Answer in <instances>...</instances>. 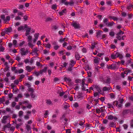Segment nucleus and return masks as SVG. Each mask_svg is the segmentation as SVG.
Segmentation results:
<instances>
[{"label":"nucleus","instance_id":"63","mask_svg":"<svg viewBox=\"0 0 133 133\" xmlns=\"http://www.w3.org/2000/svg\"><path fill=\"white\" fill-rule=\"evenodd\" d=\"M13 96V95L12 94H10L8 95V96L9 98L11 99Z\"/></svg>","mask_w":133,"mask_h":133},{"label":"nucleus","instance_id":"15","mask_svg":"<svg viewBox=\"0 0 133 133\" xmlns=\"http://www.w3.org/2000/svg\"><path fill=\"white\" fill-rule=\"evenodd\" d=\"M100 60V58L96 57H95V58L94 59V62L95 64H98Z\"/></svg>","mask_w":133,"mask_h":133},{"label":"nucleus","instance_id":"14","mask_svg":"<svg viewBox=\"0 0 133 133\" xmlns=\"http://www.w3.org/2000/svg\"><path fill=\"white\" fill-rule=\"evenodd\" d=\"M110 89H111V88L110 86H109L108 87H104L103 88L102 90L103 91H108L110 90Z\"/></svg>","mask_w":133,"mask_h":133},{"label":"nucleus","instance_id":"54","mask_svg":"<svg viewBox=\"0 0 133 133\" xmlns=\"http://www.w3.org/2000/svg\"><path fill=\"white\" fill-rule=\"evenodd\" d=\"M22 125V124L21 123H20L19 124H16V127L17 129H18L19 127Z\"/></svg>","mask_w":133,"mask_h":133},{"label":"nucleus","instance_id":"64","mask_svg":"<svg viewBox=\"0 0 133 133\" xmlns=\"http://www.w3.org/2000/svg\"><path fill=\"white\" fill-rule=\"evenodd\" d=\"M28 17L26 16H24L23 17V19H24L25 21H26L28 19Z\"/></svg>","mask_w":133,"mask_h":133},{"label":"nucleus","instance_id":"18","mask_svg":"<svg viewBox=\"0 0 133 133\" xmlns=\"http://www.w3.org/2000/svg\"><path fill=\"white\" fill-rule=\"evenodd\" d=\"M53 20V18L48 17L45 18V21L46 22H51Z\"/></svg>","mask_w":133,"mask_h":133},{"label":"nucleus","instance_id":"37","mask_svg":"<svg viewBox=\"0 0 133 133\" xmlns=\"http://www.w3.org/2000/svg\"><path fill=\"white\" fill-rule=\"evenodd\" d=\"M33 74L35 75L36 76H38L39 75V71H35L33 72Z\"/></svg>","mask_w":133,"mask_h":133},{"label":"nucleus","instance_id":"27","mask_svg":"<svg viewBox=\"0 0 133 133\" xmlns=\"http://www.w3.org/2000/svg\"><path fill=\"white\" fill-rule=\"evenodd\" d=\"M11 126V124H10V122L9 121V123H8L6 125H5L3 127L4 128H9Z\"/></svg>","mask_w":133,"mask_h":133},{"label":"nucleus","instance_id":"12","mask_svg":"<svg viewBox=\"0 0 133 133\" xmlns=\"http://www.w3.org/2000/svg\"><path fill=\"white\" fill-rule=\"evenodd\" d=\"M67 12L66 9H65L62 10L61 11L59 12V14L60 16H62L66 14Z\"/></svg>","mask_w":133,"mask_h":133},{"label":"nucleus","instance_id":"53","mask_svg":"<svg viewBox=\"0 0 133 133\" xmlns=\"http://www.w3.org/2000/svg\"><path fill=\"white\" fill-rule=\"evenodd\" d=\"M36 65L38 66H42V65L40 64V63L39 62H36Z\"/></svg>","mask_w":133,"mask_h":133},{"label":"nucleus","instance_id":"35","mask_svg":"<svg viewBox=\"0 0 133 133\" xmlns=\"http://www.w3.org/2000/svg\"><path fill=\"white\" fill-rule=\"evenodd\" d=\"M91 48L92 49H93L95 47V43L94 42H92L91 43Z\"/></svg>","mask_w":133,"mask_h":133},{"label":"nucleus","instance_id":"19","mask_svg":"<svg viewBox=\"0 0 133 133\" xmlns=\"http://www.w3.org/2000/svg\"><path fill=\"white\" fill-rule=\"evenodd\" d=\"M28 101L27 100L23 101L22 102H19V105H22V104H25L26 105L28 104Z\"/></svg>","mask_w":133,"mask_h":133},{"label":"nucleus","instance_id":"57","mask_svg":"<svg viewBox=\"0 0 133 133\" xmlns=\"http://www.w3.org/2000/svg\"><path fill=\"white\" fill-rule=\"evenodd\" d=\"M72 49V46L70 45L68 46L67 47V49L68 50H71Z\"/></svg>","mask_w":133,"mask_h":133},{"label":"nucleus","instance_id":"31","mask_svg":"<svg viewBox=\"0 0 133 133\" xmlns=\"http://www.w3.org/2000/svg\"><path fill=\"white\" fill-rule=\"evenodd\" d=\"M107 105L108 106V108H114L113 107V106L112 105V104L108 103L107 104Z\"/></svg>","mask_w":133,"mask_h":133},{"label":"nucleus","instance_id":"26","mask_svg":"<svg viewBox=\"0 0 133 133\" xmlns=\"http://www.w3.org/2000/svg\"><path fill=\"white\" fill-rule=\"evenodd\" d=\"M109 126L110 127H115V123L113 122H110L109 124Z\"/></svg>","mask_w":133,"mask_h":133},{"label":"nucleus","instance_id":"11","mask_svg":"<svg viewBox=\"0 0 133 133\" xmlns=\"http://www.w3.org/2000/svg\"><path fill=\"white\" fill-rule=\"evenodd\" d=\"M93 87L94 89H95L99 93H100L101 90L99 86L97 85H93Z\"/></svg>","mask_w":133,"mask_h":133},{"label":"nucleus","instance_id":"59","mask_svg":"<svg viewBox=\"0 0 133 133\" xmlns=\"http://www.w3.org/2000/svg\"><path fill=\"white\" fill-rule=\"evenodd\" d=\"M51 122H52L53 123H54L57 122V121L55 119H52L51 121Z\"/></svg>","mask_w":133,"mask_h":133},{"label":"nucleus","instance_id":"3","mask_svg":"<svg viewBox=\"0 0 133 133\" xmlns=\"http://www.w3.org/2000/svg\"><path fill=\"white\" fill-rule=\"evenodd\" d=\"M1 18L5 22L9 21L10 20V17L8 16L6 17V18L5 19V16L4 15H1Z\"/></svg>","mask_w":133,"mask_h":133},{"label":"nucleus","instance_id":"30","mask_svg":"<svg viewBox=\"0 0 133 133\" xmlns=\"http://www.w3.org/2000/svg\"><path fill=\"white\" fill-rule=\"evenodd\" d=\"M17 41L15 39L13 41V44L14 47L17 46Z\"/></svg>","mask_w":133,"mask_h":133},{"label":"nucleus","instance_id":"9","mask_svg":"<svg viewBox=\"0 0 133 133\" xmlns=\"http://www.w3.org/2000/svg\"><path fill=\"white\" fill-rule=\"evenodd\" d=\"M25 129L26 130V133H29L31 132V128L30 125H26Z\"/></svg>","mask_w":133,"mask_h":133},{"label":"nucleus","instance_id":"38","mask_svg":"<svg viewBox=\"0 0 133 133\" xmlns=\"http://www.w3.org/2000/svg\"><path fill=\"white\" fill-rule=\"evenodd\" d=\"M83 110L82 109H80L79 111H77V113L79 114H82L83 113Z\"/></svg>","mask_w":133,"mask_h":133},{"label":"nucleus","instance_id":"4","mask_svg":"<svg viewBox=\"0 0 133 133\" xmlns=\"http://www.w3.org/2000/svg\"><path fill=\"white\" fill-rule=\"evenodd\" d=\"M9 116L8 115L5 116L3 118L2 120V123L5 124L8 122L7 121L9 120Z\"/></svg>","mask_w":133,"mask_h":133},{"label":"nucleus","instance_id":"48","mask_svg":"<svg viewBox=\"0 0 133 133\" xmlns=\"http://www.w3.org/2000/svg\"><path fill=\"white\" fill-rule=\"evenodd\" d=\"M47 69V67H45L44 68V69L42 70V71L43 72H45L46 71Z\"/></svg>","mask_w":133,"mask_h":133},{"label":"nucleus","instance_id":"60","mask_svg":"<svg viewBox=\"0 0 133 133\" xmlns=\"http://www.w3.org/2000/svg\"><path fill=\"white\" fill-rule=\"evenodd\" d=\"M130 125L132 128H133V119L131 121Z\"/></svg>","mask_w":133,"mask_h":133},{"label":"nucleus","instance_id":"41","mask_svg":"<svg viewBox=\"0 0 133 133\" xmlns=\"http://www.w3.org/2000/svg\"><path fill=\"white\" fill-rule=\"evenodd\" d=\"M23 97V94L22 93L18 94L17 95V97L19 98H22Z\"/></svg>","mask_w":133,"mask_h":133},{"label":"nucleus","instance_id":"1","mask_svg":"<svg viewBox=\"0 0 133 133\" xmlns=\"http://www.w3.org/2000/svg\"><path fill=\"white\" fill-rule=\"evenodd\" d=\"M111 57L112 59H114L118 57H119L120 59H122L123 56L121 54L118 52H116L115 54H112L111 55Z\"/></svg>","mask_w":133,"mask_h":133},{"label":"nucleus","instance_id":"10","mask_svg":"<svg viewBox=\"0 0 133 133\" xmlns=\"http://www.w3.org/2000/svg\"><path fill=\"white\" fill-rule=\"evenodd\" d=\"M28 28V25H27L25 24L24 25V26H21L19 27L18 28V31H20L22 30H24L26 28Z\"/></svg>","mask_w":133,"mask_h":133},{"label":"nucleus","instance_id":"32","mask_svg":"<svg viewBox=\"0 0 133 133\" xmlns=\"http://www.w3.org/2000/svg\"><path fill=\"white\" fill-rule=\"evenodd\" d=\"M117 36L116 38L118 40H121V35L119 34H117Z\"/></svg>","mask_w":133,"mask_h":133},{"label":"nucleus","instance_id":"5","mask_svg":"<svg viewBox=\"0 0 133 133\" xmlns=\"http://www.w3.org/2000/svg\"><path fill=\"white\" fill-rule=\"evenodd\" d=\"M111 79L109 76H107L104 78L103 81L104 83L109 84L110 83Z\"/></svg>","mask_w":133,"mask_h":133},{"label":"nucleus","instance_id":"42","mask_svg":"<svg viewBox=\"0 0 133 133\" xmlns=\"http://www.w3.org/2000/svg\"><path fill=\"white\" fill-rule=\"evenodd\" d=\"M85 69L87 71L88 70H89L90 69V68L89 66V65H87L85 67Z\"/></svg>","mask_w":133,"mask_h":133},{"label":"nucleus","instance_id":"45","mask_svg":"<svg viewBox=\"0 0 133 133\" xmlns=\"http://www.w3.org/2000/svg\"><path fill=\"white\" fill-rule=\"evenodd\" d=\"M109 18L113 19L114 20H117V18L114 16H110Z\"/></svg>","mask_w":133,"mask_h":133},{"label":"nucleus","instance_id":"23","mask_svg":"<svg viewBox=\"0 0 133 133\" xmlns=\"http://www.w3.org/2000/svg\"><path fill=\"white\" fill-rule=\"evenodd\" d=\"M12 30V29L11 27H9L5 29V32H10Z\"/></svg>","mask_w":133,"mask_h":133},{"label":"nucleus","instance_id":"20","mask_svg":"<svg viewBox=\"0 0 133 133\" xmlns=\"http://www.w3.org/2000/svg\"><path fill=\"white\" fill-rule=\"evenodd\" d=\"M102 32H103L101 31H99L97 32L96 36L98 38L100 37L101 36V35Z\"/></svg>","mask_w":133,"mask_h":133},{"label":"nucleus","instance_id":"34","mask_svg":"<svg viewBox=\"0 0 133 133\" xmlns=\"http://www.w3.org/2000/svg\"><path fill=\"white\" fill-rule=\"evenodd\" d=\"M57 5L56 4H53L51 6V8L53 10H55L57 9Z\"/></svg>","mask_w":133,"mask_h":133},{"label":"nucleus","instance_id":"44","mask_svg":"<svg viewBox=\"0 0 133 133\" xmlns=\"http://www.w3.org/2000/svg\"><path fill=\"white\" fill-rule=\"evenodd\" d=\"M64 80L66 81H68L69 82H70L71 81V79L69 78H68L66 77H65L64 78Z\"/></svg>","mask_w":133,"mask_h":133},{"label":"nucleus","instance_id":"16","mask_svg":"<svg viewBox=\"0 0 133 133\" xmlns=\"http://www.w3.org/2000/svg\"><path fill=\"white\" fill-rule=\"evenodd\" d=\"M75 58L77 60H79L80 57L79 55L78 52H75Z\"/></svg>","mask_w":133,"mask_h":133},{"label":"nucleus","instance_id":"33","mask_svg":"<svg viewBox=\"0 0 133 133\" xmlns=\"http://www.w3.org/2000/svg\"><path fill=\"white\" fill-rule=\"evenodd\" d=\"M28 44L29 46L31 47V48H32L33 47V45L32 44L31 42H28Z\"/></svg>","mask_w":133,"mask_h":133},{"label":"nucleus","instance_id":"62","mask_svg":"<svg viewBox=\"0 0 133 133\" xmlns=\"http://www.w3.org/2000/svg\"><path fill=\"white\" fill-rule=\"evenodd\" d=\"M98 99H100L101 101H102V102H103L105 100L104 97H101L100 98H98Z\"/></svg>","mask_w":133,"mask_h":133},{"label":"nucleus","instance_id":"56","mask_svg":"<svg viewBox=\"0 0 133 133\" xmlns=\"http://www.w3.org/2000/svg\"><path fill=\"white\" fill-rule=\"evenodd\" d=\"M23 70L22 69H20L18 70V73H21L23 72Z\"/></svg>","mask_w":133,"mask_h":133},{"label":"nucleus","instance_id":"8","mask_svg":"<svg viewBox=\"0 0 133 133\" xmlns=\"http://www.w3.org/2000/svg\"><path fill=\"white\" fill-rule=\"evenodd\" d=\"M106 118H107V119L110 120H112L113 119L115 120H117V118L116 117V116H114L111 115L108 116L106 117Z\"/></svg>","mask_w":133,"mask_h":133},{"label":"nucleus","instance_id":"61","mask_svg":"<svg viewBox=\"0 0 133 133\" xmlns=\"http://www.w3.org/2000/svg\"><path fill=\"white\" fill-rule=\"evenodd\" d=\"M87 72L88 73V77H90L91 76V73L89 71H87Z\"/></svg>","mask_w":133,"mask_h":133},{"label":"nucleus","instance_id":"43","mask_svg":"<svg viewBox=\"0 0 133 133\" xmlns=\"http://www.w3.org/2000/svg\"><path fill=\"white\" fill-rule=\"evenodd\" d=\"M116 89L118 90V91H120L121 89V87L118 85H117L115 87Z\"/></svg>","mask_w":133,"mask_h":133},{"label":"nucleus","instance_id":"13","mask_svg":"<svg viewBox=\"0 0 133 133\" xmlns=\"http://www.w3.org/2000/svg\"><path fill=\"white\" fill-rule=\"evenodd\" d=\"M34 68L31 67L29 66H27L26 67V70L29 72H30L34 69Z\"/></svg>","mask_w":133,"mask_h":133},{"label":"nucleus","instance_id":"55","mask_svg":"<svg viewBox=\"0 0 133 133\" xmlns=\"http://www.w3.org/2000/svg\"><path fill=\"white\" fill-rule=\"evenodd\" d=\"M123 126L124 127V129H127L128 127V125L126 124H124L123 125Z\"/></svg>","mask_w":133,"mask_h":133},{"label":"nucleus","instance_id":"25","mask_svg":"<svg viewBox=\"0 0 133 133\" xmlns=\"http://www.w3.org/2000/svg\"><path fill=\"white\" fill-rule=\"evenodd\" d=\"M104 23L107 25L108 23V19L107 18H104L103 21Z\"/></svg>","mask_w":133,"mask_h":133},{"label":"nucleus","instance_id":"46","mask_svg":"<svg viewBox=\"0 0 133 133\" xmlns=\"http://www.w3.org/2000/svg\"><path fill=\"white\" fill-rule=\"evenodd\" d=\"M16 103L15 102H13L11 104V106L12 107H14L16 105Z\"/></svg>","mask_w":133,"mask_h":133},{"label":"nucleus","instance_id":"7","mask_svg":"<svg viewBox=\"0 0 133 133\" xmlns=\"http://www.w3.org/2000/svg\"><path fill=\"white\" fill-rule=\"evenodd\" d=\"M112 104L114 105H116L118 108L121 107L122 106V105L117 101H115L113 102Z\"/></svg>","mask_w":133,"mask_h":133},{"label":"nucleus","instance_id":"40","mask_svg":"<svg viewBox=\"0 0 133 133\" xmlns=\"http://www.w3.org/2000/svg\"><path fill=\"white\" fill-rule=\"evenodd\" d=\"M23 112L22 111H20L18 113L19 116L20 117H21L23 115Z\"/></svg>","mask_w":133,"mask_h":133},{"label":"nucleus","instance_id":"58","mask_svg":"<svg viewBox=\"0 0 133 133\" xmlns=\"http://www.w3.org/2000/svg\"><path fill=\"white\" fill-rule=\"evenodd\" d=\"M4 48L2 46H1L0 48V51H2V52H3V51H4Z\"/></svg>","mask_w":133,"mask_h":133},{"label":"nucleus","instance_id":"39","mask_svg":"<svg viewBox=\"0 0 133 133\" xmlns=\"http://www.w3.org/2000/svg\"><path fill=\"white\" fill-rule=\"evenodd\" d=\"M10 130L12 131V132H13L14 131V130L15 129V127H14L12 126V127H10Z\"/></svg>","mask_w":133,"mask_h":133},{"label":"nucleus","instance_id":"47","mask_svg":"<svg viewBox=\"0 0 133 133\" xmlns=\"http://www.w3.org/2000/svg\"><path fill=\"white\" fill-rule=\"evenodd\" d=\"M4 97H3L2 98H0V101L1 102V103H3L5 101L4 99Z\"/></svg>","mask_w":133,"mask_h":133},{"label":"nucleus","instance_id":"6","mask_svg":"<svg viewBox=\"0 0 133 133\" xmlns=\"http://www.w3.org/2000/svg\"><path fill=\"white\" fill-rule=\"evenodd\" d=\"M28 52V50L25 51V49L24 48H22L21 49V54L22 55H25Z\"/></svg>","mask_w":133,"mask_h":133},{"label":"nucleus","instance_id":"2","mask_svg":"<svg viewBox=\"0 0 133 133\" xmlns=\"http://www.w3.org/2000/svg\"><path fill=\"white\" fill-rule=\"evenodd\" d=\"M71 25L75 29H78L80 28L79 24L76 22L73 21L71 23Z\"/></svg>","mask_w":133,"mask_h":133},{"label":"nucleus","instance_id":"50","mask_svg":"<svg viewBox=\"0 0 133 133\" xmlns=\"http://www.w3.org/2000/svg\"><path fill=\"white\" fill-rule=\"evenodd\" d=\"M39 35V33L35 34L34 35V36L35 38L38 39Z\"/></svg>","mask_w":133,"mask_h":133},{"label":"nucleus","instance_id":"51","mask_svg":"<svg viewBox=\"0 0 133 133\" xmlns=\"http://www.w3.org/2000/svg\"><path fill=\"white\" fill-rule=\"evenodd\" d=\"M125 56L126 57H127V58H128V57L130 58V57L131 56V55H130V54H129V53H126V54Z\"/></svg>","mask_w":133,"mask_h":133},{"label":"nucleus","instance_id":"21","mask_svg":"<svg viewBox=\"0 0 133 133\" xmlns=\"http://www.w3.org/2000/svg\"><path fill=\"white\" fill-rule=\"evenodd\" d=\"M110 67L111 69H117L118 68V67H117L115 65L112 64L110 65Z\"/></svg>","mask_w":133,"mask_h":133},{"label":"nucleus","instance_id":"28","mask_svg":"<svg viewBox=\"0 0 133 133\" xmlns=\"http://www.w3.org/2000/svg\"><path fill=\"white\" fill-rule=\"evenodd\" d=\"M46 103L49 105H52V103L50 99H47L46 100Z\"/></svg>","mask_w":133,"mask_h":133},{"label":"nucleus","instance_id":"36","mask_svg":"<svg viewBox=\"0 0 133 133\" xmlns=\"http://www.w3.org/2000/svg\"><path fill=\"white\" fill-rule=\"evenodd\" d=\"M28 90L29 91L31 92V93H33L34 91L33 89L30 87L28 88Z\"/></svg>","mask_w":133,"mask_h":133},{"label":"nucleus","instance_id":"17","mask_svg":"<svg viewBox=\"0 0 133 133\" xmlns=\"http://www.w3.org/2000/svg\"><path fill=\"white\" fill-rule=\"evenodd\" d=\"M74 2L72 1H71L70 2H66L64 3L65 5H67L69 4L70 5L72 6L74 5Z\"/></svg>","mask_w":133,"mask_h":133},{"label":"nucleus","instance_id":"22","mask_svg":"<svg viewBox=\"0 0 133 133\" xmlns=\"http://www.w3.org/2000/svg\"><path fill=\"white\" fill-rule=\"evenodd\" d=\"M38 50L37 48H35L32 50V51L34 52L35 53L36 55L37 56L38 55V54L37 53V52L38 51Z\"/></svg>","mask_w":133,"mask_h":133},{"label":"nucleus","instance_id":"24","mask_svg":"<svg viewBox=\"0 0 133 133\" xmlns=\"http://www.w3.org/2000/svg\"><path fill=\"white\" fill-rule=\"evenodd\" d=\"M115 24L113 22H112L109 23H108L107 25L108 26H112L113 25Z\"/></svg>","mask_w":133,"mask_h":133},{"label":"nucleus","instance_id":"52","mask_svg":"<svg viewBox=\"0 0 133 133\" xmlns=\"http://www.w3.org/2000/svg\"><path fill=\"white\" fill-rule=\"evenodd\" d=\"M5 68L4 69V71H8L9 68V67L8 66H5Z\"/></svg>","mask_w":133,"mask_h":133},{"label":"nucleus","instance_id":"49","mask_svg":"<svg viewBox=\"0 0 133 133\" xmlns=\"http://www.w3.org/2000/svg\"><path fill=\"white\" fill-rule=\"evenodd\" d=\"M115 34L114 32L111 31L109 33V35L111 36H114V35Z\"/></svg>","mask_w":133,"mask_h":133},{"label":"nucleus","instance_id":"29","mask_svg":"<svg viewBox=\"0 0 133 133\" xmlns=\"http://www.w3.org/2000/svg\"><path fill=\"white\" fill-rule=\"evenodd\" d=\"M32 39V36L29 35L28 36V42H31Z\"/></svg>","mask_w":133,"mask_h":133}]
</instances>
